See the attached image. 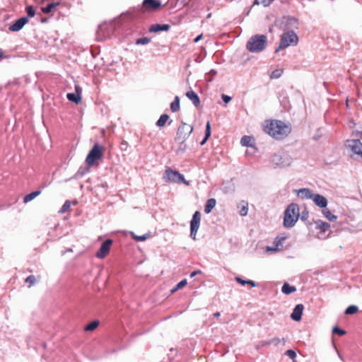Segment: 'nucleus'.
Wrapping results in <instances>:
<instances>
[{"label":"nucleus","mask_w":362,"mask_h":362,"mask_svg":"<svg viewBox=\"0 0 362 362\" xmlns=\"http://www.w3.org/2000/svg\"><path fill=\"white\" fill-rule=\"evenodd\" d=\"M263 130L274 139L281 140L291 133V127L281 120L267 119L264 122Z\"/></svg>","instance_id":"f257e3e1"},{"label":"nucleus","mask_w":362,"mask_h":362,"mask_svg":"<svg viewBox=\"0 0 362 362\" xmlns=\"http://www.w3.org/2000/svg\"><path fill=\"white\" fill-rule=\"evenodd\" d=\"M267 44V37L264 35L252 36L246 44V48L250 52H260L264 49Z\"/></svg>","instance_id":"f03ea898"},{"label":"nucleus","mask_w":362,"mask_h":362,"mask_svg":"<svg viewBox=\"0 0 362 362\" xmlns=\"http://www.w3.org/2000/svg\"><path fill=\"white\" fill-rule=\"evenodd\" d=\"M299 216L298 205L294 203L289 204L284 212V226L286 228L293 227L298 220Z\"/></svg>","instance_id":"7ed1b4c3"},{"label":"nucleus","mask_w":362,"mask_h":362,"mask_svg":"<svg viewBox=\"0 0 362 362\" xmlns=\"http://www.w3.org/2000/svg\"><path fill=\"white\" fill-rule=\"evenodd\" d=\"M105 153V148L99 144H95L86 158V163L88 167L93 166L98 161L102 160Z\"/></svg>","instance_id":"20e7f679"},{"label":"nucleus","mask_w":362,"mask_h":362,"mask_svg":"<svg viewBox=\"0 0 362 362\" xmlns=\"http://www.w3.org/2000/svg\"><path fill=\"white\" fill-rule=\"evenodd\" d=\"M163 179L165 182H173L177 184L184 183L187 186L189 185V182L186 180L182 174H180L178 171L173 170L170 168H168L165 170V175Z\"/></svg>","instance_id":"39448f33"},{"label":"nucleus","mask_w":362,"mask_h":362,"mask_svg":"<svg viewBox=\"0 0 362 362\" xmlns=\"http://www.w3.org/2000/svg\"><path fill=\"white\" fill-rule=\"evenodd\" d=\"M298 42V37L293 31H288L282 34L281 37L280 44L276 52L285 49L291 45H296Z\"/></svg>","instance_id":"423d86ee"},{"label":"nucleus","mask_w":362,"mask_h":362,"mask_svg":"<svg viewBox=\"0 0 362 362\" xmlns=\"http://www.w3.org/2000/svg\"><path fill=\"white\" fill-rule=\"evenodd\" d=\"M193 131V127L185 122H182L178 127L175 140L177 143L182 144L189 136Z\"/></svg>","instance_id":"0eeeda50"},{"label":"nucleus","mask_w":362,"mask_h":362,"mask_svg":"<svg viewBox=\"0 0 362 362\" xmlns=\"http://www.w3.org/2000/svg\"><path fill=\"white\" fill-rule=\"evenodd\" d=\"M160 7L161 3L159 0H144L140 8V11L142 13L155 12L158 11Z\"/></svg>","instance_id":"6e6552de"},{"label":"nucleus","mask_w":362,"mask_h":362,"mask_svg":"<svg viewBox=\"0 0 362 362\" xmlns=\"http://www.w3.org/2000/svg\"><path fill=\"white\" fill-rule=\"evenodd\" d=\"M201 221V213L198 211H195L190 222V237L196 239L197 233L199 230Z\"/></svg>","instance_id":"1a4fd4ad"},{"label":"nucleus","mask_w":362,"mask_h":362,"mask_svg":"<svg viewBox=\"0 0 362 362\" xmlns=\"http://www.w3.org/2000/svg\"><path fill=\"white\" fill-rule=\"evenodd\" d=\"M112 243L113 241L111 239H107L103 242L100 249L96 252V257L100 259L105 258L110 253Z\"/></svg>","instance_id":"9d476101"},{"label":"nucleus","mask_w":362,"mask_h":362,"mask_svg":"<svg viewBox=\"0 0 362 362\" xmlns=\"http://www.w3.org/2000/svg\"><path fill=\"white\" fill-rule=\"evenodd\" d=\"M347 146L355 154L362 158V143L358 139H352L347 141Z\"/></svg>","instance_id":"9b49d317"},{"label":"nucleus","mask_w":362,"mask_h":362,"mask_svg":"<svg viewBox=\"0 0 362 362\" xmlns=\"http://www.w3.org/2000/svg\"><path fill=\"white\" fill-rule=\"evenodd\" d=\"M28 17H22L10 25L9 30L12 32H17L20 30L28 23Z\"/></svg>","instance_id":"f8f14e48"},{"label":"nucleus","mask_w":362,"mask_h":362,"mask_svg":"<svg viewBox=\"0 0 362 362\" xmlns=\"http://www.w3.org/2000/svg\"><path fill=\"white\" fill-rule=\"evenodd\" d=\"M304 306L303 304H298L293 309V313L291 315L292 320L295 321H300L301 320Z\"/></svg>","instance_id":"ddd939ff"},{"label":"nucleus","mask_w":362,"mask_h":362,"mask_svg":"<svg viewBox=\"0 0 362 362\" xmlns=\"http://www.w3.org/2000/svg\"><path fill=\"white\" fill-rule=\"evenodd\" d=\"M312 199L315 202V204L321 207V208H325L327 204V199L320 194H313Z\"/></svg>","instance_id":"4468645a"},{"label":"nucleus","mask_w":362,"mask_h":362,"mask_svg":"<svg viewBox=\"0 0 362 362\" xmlns=\"http://www.w3.org/2000/svg\"><path fill=\"white\" fill-rule=\"evenodd\" d=\"M285 240L284 237H277L274 241V247H267V250L269 251H279L281 249L283 243Z\"/></svg>","instance_id":"2eb2a0df"},{"label":"nucleus","mask_w":362,"mask_h":362,"mask_svg":"<svg viewBox=\"0 0 362 362\" xmlns=\"http://www.w3.org/2000/svg\"><path fill=\"white\" fill-rule=\"evenodd\" d=\"M170 28V26L168 24H153L148 30L150 33H157L159 31H168Z\"/></svg>","instance_id":"dca6fc26"},{"label":"nucleus","mask_w":362,"mask_h":362,"mask_svg":"<svg viewBox=\"0 0 362 362\" xmlns=\"http://www.w3.org/2000/svg\"><path fill=\"white\" fill-rule=\"evenodd\" d=\"M186 96L192 102L194 106L199 107L200 105V100L198 95L193 90L187 92Z\"/></svg>","instance_id":"f3484780"},{"label":"nucleus","mask_w":362,"mask_h":362,"mask_svg":"<svg viewBox=\"0 0 362 362\" xmlns=\"http://www.w3.org/2000/svg\"><path fill=\"white\" fill-rule=\"evenodd\" d=\"M297 194L301 199H312L313 194L309 189L303 188L299 190H296Z\"/></svg>","instance_id":"a211bd4d"},{"label":"nucleus","mask_w":362,"mask_h":362,"mask_svg":"<svg viewBox=\"0 0 362 362\" xmlns=\"http://www.w3.org/2000/svg\"><path fill=\"white\" fill-rule=\"evenodd\" d=\"M216 204V201L214 198H211L207 200L206 204L205 205L204 208V212L206 214H209L212 209L215 207Z\"/></svg>","instance_id":"6ab92c4d"},{"label":"nucleus","mask_w":362,"mask_h":362,"mask_svg":"<svg viewBox=\"0 0 362 362\" xmlns=\"http://www.w3.org/2000/svg\"><path fill=\"white\" fill-rule=\"evenodd\" d=\"M238 208L239 209V214L240 216H246L248 211V204L245 201H242L238 205Z\"/></svg>","instance_id":"aec40b11"},{"label":"nucleus","mask_w":362,"mask_h":362,"mask_svg":"<svg viewBox=\"0 0 362 362\" xmlns=\"http://www.w3.org/2000/svg\"><path fill=\"white\" fill-rule=\"evenodd\" d=\"M282 292L284 294L288 295L296 291V288L293 286H291L288 283H284L281 288Z\"/></svg>","instance_id":"412c9836"},{"label":"nucleus","mask_w":362,"mask_h":362,"mask_svg":"<svg viewBox=\"0 0 362 362\" xmlns=\"http://www.w3.org/2000/svg\"><path fill=\"white\" fill-rule=\"evenodd\" d=\"M66 98L69 101L78 104L81 102V96L78 93H70L66 95Z\"/></svg>","instance_id":"4be33fe9"},{"label":"nucleus","mask_w":362,"mask_h":362,"mask_svg":"<svg viewBox=\"0 0 362 362\" xmlns=\"http://www.w3.org/2000/svg\"><path fill=\"white\" fill-rule=\"evenodd\" d=\"M40 193H41V191L37 190V191L33 192L25 195L23 198L24 203H28V202H30L31 200H33V199L37 197L38 195H40Z\"/></svg>","instance_id":"5701e85b"},{"label":"nucleus","mask_w":362,"mask_h":362,"mask_svg":"<svg viewBox=\"0 0 362 362\" xmlns=\"http://www.w3.org/2000/svg\"><path fill=\"white\" fill-rule=\"evenodd\" d=\"M316 225H317L316 228L317 229H320L323 233L326 232L330 227L329 223H328L327 222L322 221H317Z\"/></svg>","instance_id":"b1692460"},{"label":"nucleus","mask_w":362,"mask_h":362,"mask_svg":"<svg viewBox=\"0 0 362 362\" xmlns=\"http://www.w3.org/2000/svg\"><path fill=\"white\" fill-rule=\"evenodd\" d=\"M169 119V116L166 114H163L160 115L158 121L156 122V125L159 127H163L165 125L166 122Z\"/></svg>","instance_id":"393cba45"},{"label":"nucleus","mask_w":362,"mask_h":362,"mask_svg":"<svg viewBox=\"0 0 362 362\" xmlns=\"http://www.w3.org/2000/svg\"><path fill=\"white\" fill-rule=\"evenodd\" d=\"M180 98L178 96H175L174 100L170 104V110L175 112L180 110Z\"/></svg>","instance_id":"a878e982"},{"label":"nucleus","mask_w":362,"mask_h":362,"mask_svg":"<svg viewBox=\"0 0 362 362\" xmlns=\"http://www.w3.org/2000/svg\"><path fill=\"white\" fill-rule=\"evenodd\" d=\"M99 324L100 322L98 320H94L84 327V331L92 332L98 327Z\"/></svg>","instance_id":"bb28decb"},{"label":"nucleus","mask_w":362,"mask_h":362,"mask_svg":"<svg viewBox=\"0 0 362 362\" xmlns=\"http://www.w3.org/2000/svg\"><path fill=\"white\" fill-rule=\"evenodd\" d=\"M235 281L238 283L240 284L243 286H244L245 284H249V285H250L252 287H256L257 286V284L255 281H252V280H247V281L246 280H243V279H242L239 276H236L235 278Z\"/></svg>","instance_id":"cd10ccee"},{"label":"nucleus","mask_w":362,"mask_h":362,"mask_svg":"<svg viewBox=\"0 0 362 362\" xmlns=\"http://www.w3.org/2000/svg\"><path fill=\"white\" fill-rule=\"evenodd\" d=\"M210 136H211V124H210V122L208 121L206 123V125L205 137L203 139V141L201 142V145H204L206 143V141H207V139L209 138Z\"/></svg>","instance_id":"c85d7f7f"},{"label":"nucleus","mask_w":362,"mask_h":362,"mask_svg":"<svg viewBox=\"0 0 362 362\" xmlns=\"http://www.w3.org/2000/svg\"><path fill=\"white\" fill-rule=\"evenodd\" d=\"M187 279L182 280L174 288H173L170 290L171 293H174L175 292H176L179 289L182 288L183 287H185L187 285Z\"/></svg>","instance_id":"c756f323"},{"label":"nucleus","mask_w":362,"mask_h":362,"mask_svg":"<svg viewBox=\"0 0 362 362\" xmlns=\"http://www.w3.org/2000/svg\"><path fill=\"white\" fill-rule=\"evenodd\" d=\"M59 4H49L45 7L42 8V11L44 13H49L53 11L54 8L57 6Z\"/></svg>","instance_id":"7c9ffc66"},{"label":"nucleus","mask_w":362,"mask_h":362,"mask_svg":"<svg viewBox=\"0 0 362 362\" xmlns=\"http://www.w3.org/2000/svg\"><path fill=\"white\" fill-rule=\"evenodd\" d=\"M274 0H255L254 5H261L264 7L269 6Z\"/></svg>","instance_id":"2f4dec72"},{"label":"nucleus","mask_w":362,"mask_h":362,"mask_svg":"<svg viewBox=\"0 0 362 362\" xmlns=\"http://www.w3.org/2000/svg\"><path fill=\"white\" fill-rule=\"evenodd\" d=\"M252 141V137L250 136H244L242 137L240 143L243 146H251V142Z\"/></svg>","instance_id":"473e14b6"},{"label":"nucleus","mask_w":362,"mask_h":362,"mask_svg":"<svg viewBox=\"0 0 362 362\" xmlns=\"http://www.w3.org/2000/svg\"><path fill=\"white\" fill-rule=\"evenodd\" d=\"M358 311V308L356 305H350L349 306L346 310L345 314L346 315H354Z\"/></svg>","instance_id":"72a5a7b5"},{"label":"nucleus","mask_w":362,"mask_h":362,"mask_svg":"<svg viewBox=\"0 0 362 362\" xmlns=\"http://www.w3.org/2000/svg\"><path fill=\"white\" fill-rule=\"evenodd\" d=\"M323 214L329 221H334L337 219V216L333 215L327 209H323Z\"/></svg>","instance_id":"f704fd0d"},{"label":"nucleus","mask_w":362,"mask_h":362,"mask_svg":"<svg viewBox=\"0 0 362 362\" xmlns=\"http://www.w3.org/2000/svg\"><path fill=\"white\" fill-rule=\"evenodd\" d=\"M71 207V202L70 201L67 200L64 202V204L62 205V208L59 210L60 214H64Z\"/></svg>","instance_id":"c9c22d12"},{"label":"nucleus","mask_w":362,"mask_h":362,"mask_svg":"<svg viewBox=\"0 0 362 362\" xmlns=\"http://www.w3.org/2000/svg\"><path fill=\"white\" fill-rule=\"evenodd\" d=\"M284 72L283 69H276L273 71L270 75L271 78H279Z\"/></svg>","instance_id":"e433bc0d"},{"label":"nucleus","mask_w":362,"mask_h":362,"mask_svg":"<svg viewBox=\"0 0 362 362\" xmlns=\"http://www.w3.org/2000/svg\"><path fill=\"white\" fill-rule=\"evenodd\" d=\"M25 283L28 284H29V287L32 286L33 285H34L36 282V278L35 276L33 275H30L29 276H28L25 280Z\"/></svg>","instance_id":"4c0bfd02"},{"label":"nucleus","mask_w":362,"mask_h":362,"mask_svg":"<svg viewBox=\"0 0 362 362\" xmlns=\"http://www.w3.org/2000/svg\"><path fill=\"white\" fill-rule=\"evenodd\" d=\"M151 41L150 38L148 37H141L139 39H137L136 41V45H147Z\"/></svg>","instance_id":"58836bf2"},{"label":"nucleus","mask_w":362,"mask_h":362,"mask_svg":"<svg viewBox=\"0 0 362 362\" xmlns=\"http://www.w3.org/2000/svg\"><path fill=\"white\" fill-rule=\"evenodd\" d=\"M281 341L284 342V339H279L278 337H275V338H273L271 340H269V341L267 342V344H274V345L276 346V345H278Z\"/></svg>","instance_id":"ea45409f"},{"label":"nucleus","mask_w":362,"mask_h":362,"mask_svg":"<svg viewBox=\"0 0 362 362\" xmlns=\"http://www.w3.org/2000/svg\"><path fill=\"white\" fill-rule=\"evenodd\" d=\"M132 237L134 240H136L137 241H144V240H146L149 237V235L148 234H146L144 235L139 236V235H134L132 234Z\"/></svg>","instance_id":"a19ab883"},{"label":"nucleus","mask_w":362,"mask_h":362,"mask_svg":"<svg viewBox=\"0 0 362 362\" xmlns=\"http://www.w3.org/2000/svg\"><path fill=\"white\" fill-rule=\"evenodd\" d=\"M332 332L334 334H339V336H342V335H344L346 334V332L340 328H339L338 327H334L332 329Z\"/></svg>","instance_id":"79ce46f5"},{"label":"nucleus","mask_w":362,"mask_h":362,"mask_svg":"<svg viewBox=\"0 0 362 362\" xmlns=\"http://www.w3.org/2000/svg\"><path fill=\"white\" fill-rule=\"evenodd\" d=\"M26 11L28 17H33L35 14V9L32 6H28Z\"/></svg>","instance_id":"37998d69"},{"label":"nucleus","mask_w":362,"mask_h":362,"mask_svg":"<svg viewBox=\"0 0 362 362\" xmlns=\"http://www.w3.org/2000/svg\"><path fill=\"white\" fill-rule=\"evenodd\" d=\"M286 355L288 356L291 359H294L296 356V352L291 349L287 350L286 351Z\"/></svg>","instance_id":"c03bdc74"},{"label":"nucleus","mask_w":362,"mask_h":362,"mask_svg":"<svg viewBox=\"0 0 362 362\" xmlns=\"http://www.w3.org/2000/svg\"><path fill=\"white\" fill-rule=\"evenodd\" d=\"M308 218V211L305 210L302 212L300 218L302 221H306Z\"/></svg>","instance_id":"a18cd8bd"},{"label":"nucleus","mask_w":362,"mask_h":362,"mask_svg":"<svg viewBox=\"0 0 362 362\" xmlns=\"http://www.w3.org/2000/svg\"><path fill=\"white\" fill-rule=\"evenodd\" d=\"M221 98L226 103H228L231 100V97L226 95L225 94H223Z\"/></svg>","instance_id":"49530a36"},{"label":"nucleus","mask_w":362,"mask_h":362,"mask_svg":"<svg viewBox=\"0 0 362 362\" xmlns=\"http://www.w3.org/2000/svg\"><path fill=\"white\" fill-rule=\"evenodd\" d=\"M128 147V143L126 141H122L121 142V148L124 151H126Z\"/></svg>","instance_id":"de8ad7c7"},{"label":"nucleus","mask_w":362,"mask_h":362,"mask_svg":"<svg viewBox=\"0 0 362 362\" xmlns=\"http://www.w3.org/2000/svg\"><path fill=\"white\" fill-rule=\"evenodd\" d=\"M200 274H202V271L201 270L199 269V270L194 271V272L191 273L190 277H194L196 275Z\"/></svg>","instance_id":"09e8293b"},{"label":"nucleus","mask_w":362,"mask_h":362,"mask_svg":"<svg viewBox=\"0 0 362 362\" xmlns=\"http://www.w3.org/2000/svg\"><path fill=\"white\" fill-rule=\"evenodd\" d=\"M203 37V35L202 34H200L199 35H198L194 40V42L195 43L198 42Z\"/></svg>","instance_id":"8fccbe9b"},{"label":"nucleus","mask_w":362,"mask_h":362,"mask_svg":"<svg viewBox=\"0 0 362 362\" xmlns=\"http://www.w3.org/2000/svg\"><path fill=\"white\" fill-rule=\"evenodd\" d=\"M214 316L216 317H218L220 316V313L219 312H216L214 314Z\"/></svg>","instance_id":"3c124183"},{"label":"nucleus","mask_w":362,"mask_h":362,"mask_svg":"<svg viewBox=\"0 0 362 362\" xmlns=\"http://www.w3.org/2000/svg\"><path fill=\"white\" fill-rule=\"evenodd\" d=\"M4 57V53L3 52H0V59H1Z\"/></svg>","instance_id":"603ef678"},{"label":"nucleus","mask_w":362,"mask_h":362,"mask_svg":"<svg viewBox=\"0 0 362 362\" xmlns=\"http://www.w3.org/2000/svg\"><path fill=\"white\" fill-rule=\"evenodd\" d=\"M211 13H209V14L207 15V18H211Z\"/></svg>","instance_id":"864d4df0"},{"label":"nucleus","mask_w":362,"mask_h":362,"mask_svg":"<svg viewBox=\"0 0 362 362\" xmlns=\"http://www.w3.org/2000/svg\"><path fill=\"white\" fill-rule=\"evenodd\" d=\"M172 122H173V121H172V120H170V121L169 122V124H171Z\"/></svg>","instance_id":"5fc2aeb1"}]
</instances>
